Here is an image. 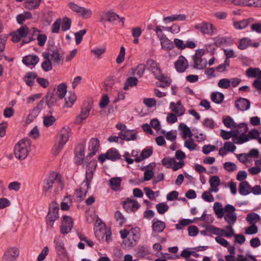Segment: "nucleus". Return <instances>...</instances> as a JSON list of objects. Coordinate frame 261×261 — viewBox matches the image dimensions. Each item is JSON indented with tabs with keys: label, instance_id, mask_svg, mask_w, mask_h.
<instances>
[{
	"label": "nucleus",
	"instance_id": "obj_1",
	"mask_svg": "<svg viewBox=\"0 0 261 261\" xmlns=\"http://www.w3.org/2000/svg\"><path fill=\"white\" fill-rule=\"evenodd\" d=\"M31 141L27 138L22 139L15 145L14 149L16 158L19 160L25 159L31 150Z\"/></svg>",
	"mask_w": 261,
	"mask_h": 261
},
{
	"label": "nucleus",
	"instance_id": "obj_2",
	"mask_svg": "<svg viewBox=\"0 0 261 261\" xmlns=\"http://www.w3.org/2000/svg\"><path fill=\"white\" fill-rule=\"evenodd\" d=\"M70 132L71 130L69 127H64L59 132L57 135L58 143L54 147L55 154H58L63 148L65 144L68 141Z\"/></svg>",
	"mask_w": 261,
	"mask_h": 261
},
{
	"label": "nucleus",
	"instance_id": "obj_3",
	"mask_svg": "<svg viewBox=\"0 0 261 261\" xmlns=\"http://www.w3.org/2000/svg\"><path fill=\"white\" fill-rule=\"evenodd\" d=\"M59 205L56 201H53L49 204L46 217V222L50 228L53 227L54 222L59 218Z\"/></svg>",
	"mask_w": 261,
	"mask_h": 261
},
{
	"label": "nucleus",
	"instance_id": "obj_4",
	"mask_svg": "<svg viewBox=\"0 0 261 261\" xmlns=\"http://www.w3.org/2000/svg\"><path fill=\"white\" fill-rule=\"evenodd\" d=\"M205 54V50L204 49H199L196 50L195 54L192 56L193 61V65H212L214 63L215 58H212L207 62V60L205 58H202V57Z\"/></svg>",
	"mask_w": 261,
	"mask_h": 261
},
{
	"label": "nucleus",
	"instance_id": "obj_5",
	"mask_svg": "<svg viewBox=\"0 0 261 261\" xmlns=\"http://www.w3.org/2000/svg\"><path fill=\"white\" fill-rule=\"evenodd\" d=\"M195 29L200 31L203 35L212 36L216 33V29L214 25L206 21L196 24L195 25Z\"/></svg>",
	"mask_w": 261,
	"mask_h": 261
},
{
	"label": "nucleus",
	"instance_id": "obj_6",
	"mask_svg": "<svg viewBox=\"0 0 261 261\" xmlns=\"http://www.w3.org/2000/svg\"><path fill=\"white\" fill-rule=\"evenodd\" d=\"M121 158V155L115 148L109 149L106 153H101L98 157V160L103 163L106 160L116 161Z\"/></svg>",
	"mask_w": 261,
	"mask_h": 261
},
{
	"label": "nucleus",
	"instance_id": "obj_7",
	"mask_svg": "<svg viewBox=\"0 0 261 261\" xmlns=\"http://www.w3.org/2000/svg\"><path fill=\"white\" fill-rule=\"evenodd\" d=\"M29 28L27 25L21 26L15 31L10 33L12 37L11 40L13 42H18L21 38L27 37L29 34Z\"/></svg>",
	"mask_w": 261,
	"mask_h": 261
},
{
	"label": "nucleus",
	"instance_id": "obj_8",
	"mask_svg": "<svg viewBox=\"0 0 261 261\" xmlns=\"http://www.w3.org/2000/svg\"><path fill=\"white\" fill-rule=\"evenodd\" d=\"M73 219L69 216L64 215L61 218V225L60 226V232L61 234L68 233L73 226Z\"/></svg>",
	"mask_w": 261,
	"mask_h": 261
},
{
	"label": "nucleus",
	"instance_id": "obj_9",
	"mask_svg": "<svg viewBox=\"0 0 261 261\" xmlns=\"http://www.w3.org/2000/svg\"><path fill=\"white\" fill-rule=\"evenodd\" d=\"M58 95L56 93V88H54L49 90L46 95L42 99H44V103L50 109L54 106L57 100Z\"/></svg>",
	"mask_w": 261,
	"mask_h": 261
},
{
	"label": "nucleus",
	"instance_id": "obj_10",
	"mask_svg": "<svg viewBox=\"0 0 261 261\" xmlns=\"http://www.w3.org/2000/svg\"><path fill=\"white\" fill-rule=\"evenodd\" d=\"M91 109L92 104L88 102L84 107L81 108V113L76 116L74 122L77 124H81L83 120L88 117Z\"/></svg>",
	"mask_w": 261,
	"mask_h": 261
},
{
	"label": "nucleus",
	"instance_id": "obj_11",
	"mask_svg": "<svg viewBox=\"0 0 261 261\" xmlns=\"http://www.w3.org/2000/svg\"><path fill=\"white\" fill-rule=\"evenodd\" d=\"M58 174L55 173H50L49 176L44 179L43 191L45 193H50L53 186L57 181Z\"/></svg>",
	"mask_w": 261,
	"mask_h": 261
},
{
	"label": "nucleus",
	"instance_id": "obj_12",
	"mask_svg": "<svg viewBox=\"0 0 261 261\" xmlns=\"http://www.w3.org/2000/svg\"><path fill=\"white\" fill-rule=\"evenodd\" d=\"M19 254V251L16 247H10L5 252L2 261H15Z\"/></svg>",
	"mask_w": 261,
	"mask_h": 261
},
{
	"label": "nucleus",
	"instance_id": "obj_13",
	"mask_svg": "<svg viewBox=\"0 0 261 261\" xmlns=\"http://www.w3.org/2000/svg\"><path fill=\"white\" fill-rule=\"evenodd\" d=\"M49 54V57H51V61H53L54 63H60L61 61L63 62L64 57L62 55L59 54V51L58 47L55 45H51L48 48V52Z\"/></svg>",
	"mask_w": 261,
	"mask_h": 261
},
{
	"label": "nucleus",
	"instance_id": "obj_14",
	"mask_svg": "<svg viewBox=\"0 0 261 261\" xmlns=\"http://www.w3.org/2000/svg\"><path fill=\"white\" fill-rule=\"evenodd\" d=\"M150 69L154 74L155 79L160 81L162 83H166L167 85H170L171 80L170 78L164 75L162 73V71L159 66H150Z\"/></svg>",
	"mask_w": 261,
	"mask_h": 261
},
{
	"label": "nucleus",
	"instance_id": "obj_15",
	"mask_svg": "<svg viewBox=\"0 0 261 261\" xmlns=\"http://www.w3.org/2000/svg\"><path fill=\"white\" fill-rule=\"evenodd\" d=\"M123 207L127 213L135 212L140 206L139 202L135 200L127 198L125 201L122 202Z\"/></svg>",
	"mask_w": 261,
	"mask_h": 261
},
{
	"label": "nucleus",
	"instance_id": "obj_16",
	"mask_svg": "<svg viewBox=\"0 0 261 261\" xmlns=\"http://www.w3.org/2000/svg\"><path fill=\"white\" fill-rule=\"evenodd\" d=\"M44 106V99H42L37 106L30 111L27 119V121L29 123L32 122L37 117L40 111L43 109Z\"/></svg>",
	"mask_w": 261,
	"mask_h": 261
},
{
	"label": "nucleus",
	"instance_id": "obj_17",
	"mask_svg": "<svg viewBox=\"0 0 261 261\" xmlns=\"http://www.w3.org/2000/svg\"><path fill=\"white\" fill-rule=\"evenodd\" d=\"M238 126L239 128H243V130H240V132H242V134L237 139V140L234 141V143L237 144H242L248 141L250 139L249 135L246 134L248 132V128L246 123H241L239 124Z\"/></svg>",
	"mask_w": 261,
	"mask_h": 261
},
{
	"label": "nucleus",
	"instance_id": "obj_18",
	"mask_svg": "<svg viewBox=\"0 0 261 261\" xmlns=\"http://www.w3.org/2000/svg\"><path fill=\"white\" fill-rule=\"evenodd\" d=\"M259 45L260 43L259 42L252 43V40L250 38L244 37L239 40L238 47L241 50H244L249 46L257 48Z\"/></svg>",
	"mask_w": 261,
	"mask_h": 261
},
{
	"label": "nucleus",
	"instance_id": "obj_19",
	"mask_svg": "<svg viewBox=\"0 0 261 261\" xmlns=\"http://www.w3.org/2000/svg\"><path fill=\"white\" fill-rule=\"evenodd\" d=\"M99 147V141L97 138H92L89 143V152L86 158H91L97 152Z\"/></svg>",
	"mask_w": 261,
	"mask_h": 261
},
{
	"label": "nucleus",
	"instance_id": "obj_20",
	"mask_svg": "<svg viewBox=\"0 0 261 261\" xmlns=\"http://www.w3.org/2000/svg\"><path fill=\"white\" fill-rule=\"evenodd\" d=\"M54 243L55 244V248L59 257L65 258L67 256V251L63 242L59 239L55 238Z\"/></svg>",
	"mask_w": 261,
	"mask_h": 261
},
{
	"label": "nucleus",
	"instance_id": "obj_21",
	"mask_svg": "<svg viewBox=\"0 0 261 261\" xmlns=\"http://www.w3.org/2000/svg\"><path fill=\"white\" fill-rule=\"evenodd\" d=\"M137 133V131L135 130L126 129L124 132H119L118 135L122 140L131 141L136 139Z\"/></svg>",
	"mask_w": 261,
	"mask_h": 261
},
{
	"label": "nucleus",
	"instance_id": "obj_22",
	"mask_svg": "<svg viewBox=\"0 0 261 261\" xmlns=\"http://www.w3.org/2000/svg\"><path fill=\"white\" fill-rule=\"evenodd\" d=\"M235 106L238 110L244 111L249 109L250 102L248 99L240 97L236 101Z\"/></svg>",
	"mask_w": 261,
	"mask_h": 261
},
{
	"label": "nucleus",
	"instance_id": "obj_23",
	"mask_svg": "<svg viewBox=\"0 0 261 261\" xmlns=\"http://www.w3.org/2000/svg\"><path fill=\"white\" fill-rule=\"evenodd\" d=\"M120 18L119 16L115 12H107L100 16V22L108 21L114 23L117 19Z\"/></svg>",
	"mask_w": 261,
	"mask_h": 261
},
{
	"label": "nucleus",
	"instance_id": "obj_24",
	"mask_svg": "<svg viewBox=\"0 0 261 261\" xmlns=\"http://www.w3.org/2000/svg\"><path fill=\"white\" fill-rule=\"evenodd\" d=\"M170 108L177 116L183 115L185 111V108L182 105L180 100H178L176 104L174 102H170Z\"/></svg>",
	"mask_w": 261,
	"mask_h": 261
},
{
	"label": "nucleus",
	"instance_id": "obj_25",
	"mask_svg": "<svg viewBox=\"0 0 261 261\" xmlns=\"http://www.w3.org/2000/svg\"><path fill=\"white\" fill-rule=\"evenodd\" d=\"M152 222V228L153 233H161L163 232L166 228V224L162 221L154 218L153 219Z\"/></svg>",
	"mask_w": 261,
	"mask_h": 261
},
{
	"label": "nucleus",
	"instance_id": "obj_26",
	"mask_svg": "<svg viewBox=\"0 0 261 261\" xmlns=\"http://www.w3.org/2000/svg\"><path fill=\"white\" fill-rule=\"evenodd\" d=\"M140 237V228L138 227L132 228L130 231L128 239L129 240H132L134 242L132 241L130 242V246H135L136 242L139 239Z\"/></svg>",
	"mask_w": 261,
	"mask_h": 261
},
{
	"label": "nucleus",
	"instance_id": "obj_27",
	"mask_svg": "<svg viewBox=\"0 0 261 261\" xmlns=\"http://www.w3.org/2000/svg\"><path fill=\"white\" fill-rule=\"evenodd\" d=\"M254 21V19L253 18L249 17L239 21L234 22L233 26L237 30H242L247 27L250 23Z\"/></svg>",
	"mask_w": 261,
	"mask_h": 261
},
{
	"label": "nucleus",
	"instance_id": "obj_28",
	"mask_svg": "<svg viewBox=\"0 0 261 261\" xmlns=\"http://www.w3.org/2000/svg\"><path fill=\"white\" fill-rule=\"evenodd\" d=\"M39 61L36 55H29L23 57L22 61L25 65H36Z\"/></svg>",
	"mask_w": 261,
	"mask_h": 261
},
{
	"label": "nucleus",
	"instance_id": "obj_29",
	"mask_svg": "<svg viewBox=\"0 0 261 261\" xmlns=\"http://www.w3.org/2000/svg\"><path fill=\"white\" fill-rule=\"evenodd\" d=\"M250 186L247 181H243L240 183L239 191L242 195H247L251 192Z\"/></svg>",
	"mask_w": 261,
	"mask_h": 261
},
{
	"label": "nucleus",
	"instance_id": "obj_30",
	"mask_svg": "<svg viewBox=\"0 0 261 261\" xmlns=\"http://www.w3.org/2000/svg\"><path fill=\"white\" fill-rule=\"evenodd\" d=\"M41 0H26L24 2V7L29 10L36 9L39 7Z\"/></svg>",
	"mask_w": 261,
	"mask_h": 261
},
{
	"label": "nucleus",
	"instance_id": "obj_31",
	"mask_svg": "<svg viewBox=\"0 0 261 261\" xmlns=\"http://www.w3.org/2000/svg\"><path fill=\"white\" fill-rule=\"evenodd\" d=\"M187 18V16L185 14H175L172 16H167L165 17L163 19L164 21L167 23L174 21H185Z\"/></svg>",
	"mask_w": 261,
	"mask_h": 261
},
{
	"label": "nucleus",
	"instance_id": "obj_32",
	"mask_svg": "<svg viewBox=\"0 0 261 261\" xmlns=\"http://www.w3.org/2000/svg\"><path fill=\"white\" fill-rule=\"evenodd\" d=\"M89 189H87V187L86 188H85V187H80L76 190L75 194L76 198L78 199V201L81 202L85 199Z\"/></svg>",
	"mask_w": 261,
	"mask_h": 261
},
{
	"label": "nucleus",
	"instance_id": "obj_33",
	"mask_svg": "<svg viewBox=\"0 0 261 261\" xmlns=\"http://www.w3.org/2000/svg\"><path fill=\"white\" fill-rule=\"evenodd\" d=\"M37 78V74L35 72H29L26 73L24 80L27 85L32 87L34 85V80Z\"/></svg>",
	"mask_w": 261,
	"mask_h": 261
},
{
	"label": "nucleus",
	"instance_id": "obj_34",
	"mask_svg": "<svg viewBox=\"0 0 261 261\" xmlns=\"http://www.w3.org/2000/svg\"><path fill=\"white\" fill-rule=\"evenodd\" d=\"M67 93V86L65 83H62L59 84L56 89V93L60 99H62Z\"/></svg>",
	"mask_w": 261,
	"mask_h": 261
},
{
	"label": "nucleus",
	"instance_id": "obj_35",
	"mask_svg": "<svg viewBox=\"0 0 261 261\" xmlns=\"http://www.w3.org/2000/svg\"><path fill=\"white\" fill-rule=\"evenodd\" d=\"M122 179L119 177H115L111 178L109 180L110 186L112 190L117 191L119 190L121 186Z\"/></svg>",
	"mask_w": 261,
	"mask_h": 261
},
{
	"label": "nucleus",
	"instance_id": "obj_36",
	"mask_svg": "<svg viewBox=\"0 0 261 261\" xmlns=\"http://www.w3.org/2000/svg\"><path fill=\"white\" fill-rule=\"evenodd\" d=\"M76 100V96L74 93H69V95L65 98L64 107L71 108Z\"/></svg>",
	"mask_w": 261,
	"mask_h": 261
},
{
	"label": "nucleus",
	"instance_id": "obj_37",
	"mask_svg": "<svg viewBox=\"0 0 261 261\" xmlns=\"http://www.w3.org/2000/svg\"><path fill=\"white\" fill-rule=\"evenodd\" d=\"M162 48L168 51L172 50L174 48L173 42L167 37L164 38L163 40L161 41Z\"/></svg>",
	"mask_w": 261,
	"mask_h": 261
},
{
	"label": "nucleus",
	"instance_id": "obj_38",
	"mask_svg": "<svg viewBox=\"0 0 261 261\" xmlns=\"http://www.w3.org/2000/svg\"><path fill=\"white\" fill-rule=\"evenodd\" d=\"M179 128L181 129L183 135V138H186L187 137H192V133L190 128L183 123H181L179 125Z\"/></svg>",
	"mask_w": 261,
	"mask_h": 261
},
{
	"label": "nucleus",
	"instance_id": "obj_39",
	"mask_svg": "<svg viewBox=\"0 0 261 261\" xmlns=\"http://www.w3.org/2000/svg\"><path fill=\"white\" fill-rule=\"evenodd\" d=\"M223 122L225 126L228 128L234 127L236 128H239V124H237L233 119L230 116H227L225 118L223 119Z\"/></svg>",
	"mask_w": 261,
	"mask_h": 261
},
{
	"label": "nucleus",
	"instance_id": "obj_40",
	"mask_svg": "<svg viewBox=\"0 0 261 261\" xmlns=\"http://www.w3.org/2000/svg\"><path fill=\"white\" fill-rule=\"evenodd\" d=\"M224 98V95L221 92H213L211 94V99L214 102L217 104L221 103L223 101Z\"/></svg>",
	"mask_w": 261,
	"mask_h": 261
},
{
	"label": "nucleus",
	"instance_id": "obj_41",
	"mask_svg": "<svg viewBox=\"0 0 261 261\" xmlns=\"http://www.w3.org/2000/svg\"><path fill=\"white\" fill-rule=\"evenodd\" d=\"M136 252L137 256L140 258H143L149 253L147 247L144 246L137 247Z\"/></svg>",
	"mask_w": 261,
	"mask_h": 261
},
{
	"label": "nucleus",
	"instance_id": "obj_42",
	"mask_svg": "<svg viewBox=\"0 0 261 261\" xmlns=\"http://www.w3.org/2000/svg\"><path fill=\"white\" fill-rule=\"evenodd\" d=\"M214 210L218 218H222L224 216V210L222 204L219 202H215L214 205Z\"/></svg>",
	"mask_w": 261,
	"mask_h": 261
},
{
	"label": "nucleus",
	"instance_id": "obj_43",
	"mask_svg": "<svg viewBox=\"0 0 261 261\" xmlns=\"http://www.w3.org/2000/svg\"><path fill=\"white\" fill-rule=\"evenodd\" d=\"M138 80L137 78L135 77H129L127 79L126 82L125 83L123 89L124 90H127L129 87H134L137 85Z\"/></svg>",
	"mask_w": 261,
	"mask_h": 261
},
{
	"label": "nucleus",
	"instance_id": "obj_44",
	"mask_svg": "<svg viewBox=\"0 0 261 261\" xmlns=\"http://www.w3.org/2000/svg\"><path fill=\"white\" fill-rule=\"evenodd\" d=\"M32 34L31 36H27L25 37H23L22 40L21 46L23 45L24 44L28 43L32 41L35 40V38L33 37V36L36 34L37 33L40 32V31L38 30L37 28H33L32 29Z\"/></svg>",
	"mask_w": 261,
	"mask_h": 261
},
{
	"label": "nucleus",
	"instance_id": "obj_45",
	"mask_svg": "<svg viewBox=\"0 0 261 261\" xmlns=\"http://www.w3.org/2000/svg\"><path fill=\"white\" fill-rule=\"evenodd\" d=\"M114 84V80L113 77H108L105 81L104 89L106 91L110 92L111 91Z\"/></svg>",
	"mask_w": 261,
	"mask_h": 261
},
{
	"label": "nucleus",
	"instance_id": "obj_46",
	"mask_svg": "<svg viewBox=\"0 0 261 261\" xmlns=\"http://www.w3.org/2000/svg\"><path fill=\"white\" fill-rule=\"evenodd\" d=\"M229 38L226 37H216L214 38L213 40L215 41L214 44L217 47H220L223 45L226 44L228 42V40Z\"/></svg>",
	"mask_w": 261,
	"mask_h": 261
},
{
	"label": "nucleus",
	"instance_id": "obj_47",
	"mask_svg": "<svg viewBox=\"0 0 261 261\" xmlns=\"http://www.w3.org/2000/svg\"><path fill=\"white\" fill-rule=\"evenodd\" d=\"M224 216V220L227 222L229 225H231L234 223L237 219V216L236 213L233 214H227Z\"/></svg>",
	"mask_w": 261,
	"mask_h": 261
},
{
	"label": "nucleus",
	"instance_id": "obj_48",
	"mask_svg": "<svg viewBox=\"0 0 261 261\" xmlns=\"http://www.w3.org/2000/svg\"><path fill=\"white\" fill-rule=\"evenodd\" d=\"M56 121V118L53 115L46 116L43 117V124L46 127L53 125Z\"/></svg>",
	"mask_w": 261,
	"mask_h": 261
},
{
	"label": "nucleus",
	"instance_id": "obj_49",
	"mask_svg": "<svg viewBox=\"0 0 261 261\" xmlns=\"http://www.w3.org/2000/svg\"><path fill=\"white\" fill-rule=\"evenodd\" d=\"M205 228L209 232H211L216 235L221 236L222 232L223 231V229L216 227L214 225H206Z\"/></svg>",
	"mask_w": 261,
	"mask_h": 261
},
{
	"label": "nucleus",
	"instance_id": "obj_50",
	"mask_svg": "<svg viewBox=\"0 0 261 261\" xmlns=\"http://www.w3.org/2000/svg\"><path fill=\"white\" fill-rule=\"evenodd\" d=\"M175 163V159L173 158L165 157L162 160L163 166L167 168H172V166Z\"/></svg>",
	"mask_w": 261,
	"mask_h": 261
},
{
	"label": "nucleus",
	"instance_id": "obj_51",
	"mask_svg": "<svg viewBox=\"0 0 261 261\" xmlns=\"http://www.w3.org/2000/svg\"><path fill=\"white\" fill-rule=\"evenodd\" d=\"M71 25V19L67 17H65L63 18V21L61 25V30L62 31L65 32L68 30Z\"/></svg>",
	"mask_w": 261,
	"mask_h": 261
},
{
	"label": "nucleus",
	"instance_id": "obj_52",
	"mask_svg": "<svg viewBox=\"0 0 261 261\" xmlns=\"http://www.w3.org/2000/svg\"><path fill=\"white\" fill-rule=\"evenodd\" d=\"M92 14V12L91 10L82 7V9L80 10V12H79V15L84 18L87 19L91 17Z\"/></svg>",
	"mask_w": 261,
	"mask_h": 261
},
{
	"label": "nucleus",
	"instance_id": "obj_53",
	"mask_svg": "<svg viewBox=\"0 0 261 261\" xmlns=\"http://www.w3.org/2000/svg\"><path fill=\"white\" fill-rule=\"evenodd\" d=\"M93 174L92 171L89 172H86L85 179L82 184V186L85 183L84 187H87V189H90L91 179L93 178Z\"/></svg>",
	"mask_w": 261,
	"mask_h": 261
},
{
	"label": "nucleus",
	"instance_id": "obj_54",
	"mask_svg": "<svg viewBox=\"0 0 261 261\" xmlns=\"http://www.w3.org/2000/svg\"><path fill=\"white\" fill-rule=\"evenodd\" d=\"M260 219V217L258 214L255 213H251L249 214L247 217L246 220L248 222H250V223L255 224V222L257 221H259Z\"/></svg>",
	"mask_w": 261,
	"mask_h": 261
},
{
	"label": "nucleus",
	"instance_id": "obj_55",
	"mask_svg": "<svg viewBox=\"0 0 261 261\" xmlns=\"http://www.w3.org/2000/svg\"><path fill=\"white\" fill-rule=\"evenodd\" d=\"M87 30L83 29L75 33V42L76 44H80L82 40L84 35L86 33Z\"/></svg>",
	"mask_w": 261,
	"mask_h": 261
},
{
	"label": "nucleus",
	"instance_id": "obj_56",
	"mask_svg": "<svg viewBox=\"0 0 261 261\" xmlns=\"http://www.w3.org/2000/svg\"><path fill=\"white\" fill-rule=\"evenodd\" d=\"M158 212L160 214H164L169 209V206L164 202L160 203L156 205Z\"/></svg>",
	"mask_w": 261,
	"mask_h": 261
},
{
	"label": "nucleus",
	"instance_id": "obj_57",
	"mask_svg": "<svg viewBox=\"0 0 261 261\" xmlns=\"http://www.w3.org/2000/svg\"><path fill=\"white\" fill-rule=\"evenodd\" d=\"M115 218L116 221H119V225L121 226H122L126 221V219L119 211L115 212Z\"/></svg>",
	"mask_w": 261,
	"mask_h": 261
},
{
	"label": "nucleus",
	"instance_id": "obj_58",
	"mask_svg": "<svg viewBox=\"0 0 261 261\" xmlns=\"http://www.w3.org/2000/svg\"><path fill=\"white\" fill-rule=\"evenodd\" d=\"M225 229L227 230V231H226L223 229V231L222 232L221 236H224L227 238H230L232 236H234L235 234L234 233V230L231 225H228L226 226L225 227Z\"/></svg>",
	"mask_w": 261,
	"mask_h": 261
},
{
	"label": "nucleus",
	"instance_id": "obj_59",
	"mask_svg": "<svg viewBox=\"0 0 261 261\" xmlns=\"http://www.w3.org/2000/svg\"><path fill=\"white\" fill-rule=\"evenodd\" d=\"M202 124L205 127L211 129H214L216 125V123L211 118L205 119L202 122Z\"/></svg>",
	"mask_w": 261,
	"mask_h": 261
},
{
	"label": "nucleus",
	"instance_id": "obj_60",
	"mask_svg": "<svg viewBox=\"0 0 261 261\" xmlns=\"http://www.w3.org/2000/svg\"><path fill=\"white\" fill-rule=\"evenodd\" d=\"M193 222V220L189 219H184L181 220L179 223L175 225V228L176 229H181L182 226H187Z\"/></svg>",
	"mask_w": 261,
	"mask_h": 261
},
{
	"label": "nucleus",
	"instance_id": "obj_61",
	"mask_svg": "<svg viewBox=\"0 0 261 261\" xmlns=\"http://www.w3.org/2000/svg\"><path fill=\"white\" fill-rule=\"evenodd\" d=\"M125 55V48L124 46H122L120 47V53L116 59V62L118 64H119L123 62V61L124 60Z\"/></svg>",
	"mask_w": 261,
	"mask_h": 261
},
{
	"label": "nucleus",
	"instance_id": "obj_62",
	"mask_svg": "<svg viewBox=\"0 0 261 261\" xmlns=\"http://www.w3.org/2000/svg\"><path fill=\"white\" fill-rule=\"evenodd\" d=\"M224 169L229 172L234 171L237 170V165L230 162H227L224 164Z\"/></svg>",
	"mask_w": 261,
	"mask_h": 261
},
{
	"label": "nucleus",
	"instance_id": "obj_63",
	"mask_svg": "<svg viewBox=\"0 0 261 261\" xmlns=\"http://www.w3.org/2000/svg\"><path fill=\"white\" fill-rule=\"evenodd\" d=\"M211 187H218L220 184V180L218 176H213L209 180Z\"/></svg>",
	"mask_w": 261,
	"mask_h": 261
},
{
	"label": "nucleus",
	"instance_id": "obj_64",
	"mask_svg": "<svg viewBox=\"0 0 261 261\" xmlns=\"http://www.w3.org/2000/svg\"><path fill=\"white\" fill-rule=\"evenodd\" d=\"M258 231V228L255 224H252L251 226L247 227L245 229V233L246 234H254Z\"/></svg>",
	"mask_w": 261,
	"mask_h": 261
}]
</instances>
